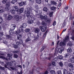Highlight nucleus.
Returning <instances> with one entry per match:
<instances>
[{"label":"nucleus","instance_id":"obj_1","mask_svg":"<svg viewBox=\"0 0 74 74\" xmlns=\"http://www.w3.org/2000/svg\"><path fill=\"white\" fill-rule=\"evenodd\" d=\"M27 10L25 11L26 13L25 15L27 14V16L28 18V19H34V20H35L37 17L38 16V15H35V16H33L32 17L30 16V12H32V10H33V8H28L27 9Z\"/></svg>","mask_w":74,"mask_h":74},{"label":"nucleus","instance_id":"obj_2","mask_svg":"<svg viewBox=\"0 0 74 74\" xmlns=\"http://www.w3.org/2000/svg\"><path fill=\"white\" fill-rule=\"evenodd\" d=\"M69 36H66L63 42H61L60 44V45L62 47L63 46H66V42H67V41L69 40Z\"/></svg>","mask_w":74,"mask_h":74},{"label":"nucleus","instance_id":"obj_3","mask_svg":"<svg viewBox=\"0 0 74 74\" xmlns=\"http://www.w3.org/2000/svg\"><path fill=\"white\" fill-rule=\"evenodd\" d=\"M22 35L21 34H18L17 35V40H20V44H23V40H21V38L22 37Z\"/></svg>","mask_w":74,"mask_h":74},{"label":"nucleus","instance_id":"obj_4","mask_svg":"<svg viewBox=\"0 0 74 74\" xmlns=\"http://www.w3.org/2000/svg\"><path fill=\"white\" fill-rule=\"evenodd\" d=\"M56 49H57V48H56L55 52H59V53H62V52L63 51H64V49L63 48H61V49H58V50H57Z\"/></svg>","mask_w":74,"mask_h":74},{"label":"nucleus","instance_id":"obj_5","mask_svg":"<svg viewBox=\"0 0 74 74\" xmlns=\"http://www.w3.org/2000/svg\"><path fill=\"white\" fill-rule=\"evenodd\" d=\"M40 18L41 19H47L48 17L47 16H43L42 15H40Z\"/></svg>","mask_w":74,"mask_h":74},{"label":"nucleus","instance_id":"obj_6","mask_svg":"<svg viewBox=\"0 0 74 74\" xmlns=\"http://www.w3.org/2000/svg\"><path fill=\"white\" fill-rule=\"evenodd\" d=\"M13 9L16 11H17V12H19V10L18 9V6H13Z\"/></svg>","mask_w":74,"mask_h":74},{"label":"nucleus","instance_id":"obj_7","mask_svg":"<svg viewBox=\"0 0 74 74\" xmlns=\"http://www.w3.org/2000/svg\"><path fill=\"white\" fill-rule=\"evenodd\" d=\"M23 28L22 27H20L19 28V30H17V34H19V33H21V32H23Z\"/></svg>","mask_w":74,"mask_h":74},{"label":"nucleus","instance_id":"obj_8","mask_svg":"<svg viewBox=\"0 0 74 74\" xmlns=\"http://www.w3.org/2000/svg\"><path fill=\"white\" fill-rule=\"evenodd\" d=\"M26 4V2L23 1H22L21 3H19V5L21 6H22V5H25Z\"/></svg>","mask_w":74,"mask_h":74},{"label":"nucleus","instance_id":"obj_9","mask_svg":"<svg viewBox=\"0 0 74 74\" xmlns=\"http://www.w3.org/2000/svg\"><path fill=\"white\" fill-rule=\"evenodd\" d=\"M63 74H73L71 73H68V71L66 69H64L63 70Z\"/></svg>","mask_w":74,"mask_h":74},{"label":"nucleus","instance_id":"obj_10","mask_svg":"<svg viewBox=\"0 0 74 74\" xmlns=\"http://www.w3.org/2000/svg\"><path fill=\"white\" fill-rule=\"evenodd\" d=\"M15 25L12 24L11 26V30H12L13 32V30L15 29Z\"/></svg>","mask_w":74,"mask_h":74},{"label":"nucleus","instance_id":"obj_11","mask_svg":"<svg viewBox=\"0 0 74 74\" xmlns=\"http://www.w3.org/2000/svg\"><path fill=\"white\" fill-rule=\"evenodd\" d=\"M41 30L42 32H45V30H46V29H47V27L46 26H45V27H44L43 26L40 27Z\"/></svg>","mask_w":74,"mask_h":74},{"label":"nucleus","instance_id":"obj_12","mask_svg":"<svg viewBox=\"0 0 74 74\" xmlns=\"http://www.w3.org/2000/svg\"><path fill=\"white\" fill-rule=\"evenodd\" d=\"M40 29L38 28H36L35 29L34 32L35 33H38L40 32Z\"/></svg>","mask_w":74,"mask_h":74},{"label":"nucleus","instance_id":"obj_13","mask_svg":"<svg viewBox=\"0 0 74 74\" xmlns=\"http://www.w3.org/2000/svg\"><path fill=\"white\" fill-rule=\"evenodd\" d=\"M28 22L29 24H32L34 23V21L31 20H28Z\"/></svg>","mask_w":74,"mask_h":74},{"label":"nucleus","instance_id":"obj_14","mask_svg":"<svg viewBox=\"0 0 74 74\" xmlns=\"http://www.w3.org/2000/svg\"><path fill=\"white\" fill-rule=\"evenodd\" d=\"M9 34L10 35H12L14 34V30L12 31V29H10L9 31Z\"/></svg>","mask_w":74,"mask_h":74},{"label":"nucleus","instance_id":"obj_15","mask_svg":"<svg viewBox=\"0 0 74 74\" xmlns=\"http://www.w3.org/2000/svg\"><path fill=\"white\" fill-rule=\"evenodd\" d=\"M22 18V17L21 16H19L18 15H17L16 16V19H18V20H19Z\"/></svg>","mask_w":74,"mask_h":74},{"label":"nucleus","instance_id":"obj_16","mask_svg":"<svg viewBox=\"0 0 74 74\" xmlns=\"http://www.w3.org/2000/svg\"><path fill=\"white\" fill-rule=\"evenodd\" d=\"M15 10L13 9L10 10V12L12 14H15Z\"/></svg>","mask_w":74,"mask_h":74},{"label":"nucleus","instance_id":"obj_17","mask_svg":"<svg viewBox=\"0 0 74 74\" xmlns=\"http://www.w3.org/2000/svg\"><path fill=\"white\" fill-rule=\"evenodd\" d=\"M43 10L44 11H45V12H47V11H48V8L45 7L43 8Z\"/></svg>","mask_w":74,"mask_h":74},{"label":"nucleus","instance_id":"obj_18","mask_svg":"<svg viewBox=\"0 0 74 74\" xmlns=\"http://www.w3.org/2000/svg\"><path fill=\"white\" fill-rule=\"evenodd\" d=\"M26 24L24 23L22 24L21 26L23 28H26Z\"/></svg>","mask_w":74,"mask_h":74},{"label":"nucleus","instance_id":"obj_19","mask_svg":"<svg viewBox=\"0 0 74 74\" xmlns=\"http://www.w3.org/2000/svg\"><path fill=\"white\" fill-rule=\"evenodd\" d=\"M8 18L9 20H11V19H12V16L11 15H9L8 16Z\"/></svg>","mask_w":74,"mask_h":74},{"label":"nucleus","instance_id":"obj_20","mask_svg":"<svg viewBox=\"0 0 74 74\" xmlns=\"http://www.w3.org/2000/svg\"><path fill=\"white\" fill-rule=\"evenodd\" d=\"M5 10L6 11H10V7H9V6H6L5 8Z\"/></svg>","mask_w":74,"mask_h":74},{"label":"nucleus","instance_id":"obj_21","mask_svg":"<svg viewBox=\"0 0 74 74\" xmlns=\"http://www.w3.org/2000/svg\"><path fill=\"white\" fill-rule=\"evenodd\" d=\"M19 12L20 13H23V8H21L19 10Z\"/></svg>","mask_w":74,"mask_h":74},{"label":"nucleus","instance_id":"obj_22","mask_svg":"<svg viewBox=\"0 0 74 74\" xmlns=\"http://www.w3.org/2000/svg\"><path fill=\"white\" fill-rule=\"evenodd\" d=\"M67 51L68 52H70V53H71L72 52V49H71V48H68L67 49Z\"/></svg>","mask_w":74,"mask_h":74},{"label":"nucleus","instance_id":"obj_23","mask_svg":"<svg viewBox=\"0 0 74 74\" xmlns=\"http://www.w3.org/2000/svg\"><path fill=\"white\" fill-rule=\"evenodd\" d=\"M36 2L38 4H40L41 3V0H36Z\"/></svg>","mask_w":74,"mask_h":74},{"label":"nucleus","instance_id":"obj_24","mask_svg":"<svg viewBox=\"0 0 74 74\" xmlns=\"http://www.w3.org/2000/svg\"><path fill=\"white\" fill-rule=\"evenodd\" d=\"M12 37V36L10 35H7L6 36V38L7 39H8L9 38H11Z\"/></svg>","mask_w":74,"mask_h":74},{"label":"nucleus","instance_id":"obj_25","mask_svg":"<svg viewBox=\"0 0 74 74\" xmlns=\"http://www.w3.org/2000/svg\"><path fill=\"white\" fill-rule=\"evenodd\" d=\"M47 31H46L44 34L43 37H42L43 39H45V37H46V35H47Z\"/></svg>","mask_w":74,"mask_h":74},{"label":"nucleus","instance_id":"obj_26","mask_svg":"<svg viewBox=\"0 0 74 74\" xmlns=\"http://www.w3.org/2000/svg\"><path fill=\"white\" fill-rule=\"evenodd\" d=\"M51 4H52L53 5H56V4H57L56 2L54 1H51Z\"/></svg>","mask_w":74,"mask_h":74},{"label":"nucleus","instance_id":"obj_27","mask_svg":"<svg viewBox=\"0 0 74 74\" xmlns=\"http://www.w3.org/2000/svg\"><path fill=\"white\" fill-rule=\"evenodd\" d=\"M70 61L72 63H74V57H72L71 58H70Z\"/></svg>","mask_w":74,"mask_h":74},{"label":"nucleus","instance_id":"obj_28","mask_svg":"<svg viewBox=\"0 0 74 74\" xmlns=\"http://www.w3.org/2000/svg\"><path fill=\"white\" fill-rule=\"evenodd\" d=\"M17 1V0H12L11 3L12 4H14Z\"/></svg>","mask_w":74,"mask_h":74},{"label":"nucleus","instance_id":"obj_29","mask_svg":"<svg viewBox=\"0 0 74 74\" xmlns=\"http://www.w3.org/2000/svg\"><path fill=\"white\" fill-rule=\"evenodd\" d=\"M8 66H12V63L8 62L7 63Z\"/></svg>","mask_w":74,"mask_h":74},{"label":"nucleus","instance_id":"obj_30","mask_svg":"<svg viewBox=\"0 0 74 74\" xmlns=\"http://www.w3.org/2000/svg\"><path fill=\"white\" fill-rule=\"evenodd\" d=\"M31 40V39H30V37H28V38L26 39L25 42H28V41H30Z\"/></svg>","mask_w":74,"mask_h":74},{"label":"nucleus","instance_id":"obj_31","mask_svg":"<svg viewBox=\"0 0 74 74\" xmlns=\"http://www.w3.org/2000/svg\"><path fill=\"white\" fill-rule=\"evenodd\" d=\"M68 66L71 67V68H73V64L71 63H69L68 64Z\"/></svg>","mask_w":74,"mask_h":74},{"label":"nucleus","instance_id":"obj_32","mask_svg":"<svg viewBox=\"0 0 74 74\" xmlns=\"http://www.w3.org/2000/svg\"><path fill=\"white\" fill-rule=\"evenodd\" d=\"M30 31V30L29 28L26 29L25 30V32H27V33L28 32H29Z\"/></svg>","mask_w":74,"mask_h":74},{"label":"nucleus","instance_id":"obj_33","mask_svg":"<svg viewBox=\"0 0 74 74\" xmlns=\"http://www.w3.org/2000/svg\"><path fill=\"white\" fill-rule=\"evenodd\" d=\"M10 3L9 2H7L6 3V7H9L10 6Z\"/></svg>","mask_w":74,"mask_h":74},{"label":"nucleus","instance_id":"obj_34","mask_svg":"<svg viewBox=\"0 0 74 74\" xmlns=\"http://www.w3.org/2000/svg\"><path fill=\"white\" fill-rule=\"evenodd\" d=\"M66 22H64L62 24V27H64L65 26H66Z\"/></svg>","mask_w":74,"mask_h":74},{"label":"nucleus","instance_id":"obj_35","mask_svg":"<svg viewBox=\"0 0 74 74\" xmlns=\"http://www.w3.org/2000/svg\"><path fill=\"white\" fill-rule=\"evenodd\" d=\"M69 56V53H66L64 54L65 58H67Z\"/></svg>","mask_w":74,"mask_h":74},{"label":"nucleus","instance_id":"obj_36","mask_svg":"<svg viewBox=\"0 0 74 74\" xmlns=\"http://www.w3.org/2000/svg\"><path fill=\"white\" fill-rule=\"evenodd\" d=\"M50 72L51 74H55V71L54 70H51Z\"/></svg>","mask_w":74,"mask_h":74},{"label":"nucleus","instance_id":"obj_37","mask_svg":"<svg viewBox=\"0 0 74 74\" xmlns=\"http://www.w3.org/2000/svg\"><path fill=\"white\" fill-rule=\"evenodd\" d=\"M35 12L37 14H40V11L38 10H35Z\"/></svg>","mask_w":74,"mask_h":74},{"label":"nucleus","instance_id":"obj_38","mask_svg":"<svg viewBox=\"0 0 74 74\" xmlns=\"http://www.w3.org/2000/svg\"><path fill=\"white\" fill-rule=\"evenodd\" d=\"M13 46L14 48H18V46L16 45H13Z\"/></svg>","mask_w":74,"mask_h":74},{"label":"nucleus","instance_id":"obj_39","mask_svg":"<svg viewBox=\"0 0 74 74\" xmlns=\"http://www.w3.org/2000/svg\"><path fill=\"white\" fill-rule=\"evenodd\" d=\"M12 52L13 53H18V52H19V51L18 50L14 51H13Z\"/></svg>","mask_w":74,"mask_h":74},{"label":"nucleus","instance_id":"obj_40","mask_svg":"<svg viewBox=\"0 0 74 74\" xmlns=\"http://www.w3.org/2000/svg\"><path fill=\"white\" fill-rule=\"evenodd\" d=\"M58 59H62L63 58V56L60 55H59L58 56Z\"/></svg>","mask_w":74,"mask_h":74},{"label":"nucleus","instance_id":"obj_41","mask_svg":"<svg viewBox=\"0 0 74 74\" xmlns=\"http://www.w3.org/2000/svg\"><path fill=\"white\" fill-rule=\"evenodd\" d=\"M0 69L2 70V71H4L5 70V68L4 67H2L1 66Z\"/></svg>","mask_w":74,"mask_h":74},{"label":"nucleus","instance_id":"obj_42","mask_svg":"<svg viewBox=\"0 0 74 74\" xmlns=\"http://www.w3.org/2000/svg\"><path fill=\"white\" fill-rule=\"evenodd\" d=\"M59 64L61 67H63V64L62 62H59Z\"/></svg>","mask_w":74,"mask_h":74},{"label":"nucleus","instance_id":"obj_43","mask_svg":"<svg viewBox=\"0 0 74 74\" xmlns=\"http://www.w3.org/2000/svg\"><path fill=\"white\" fill-rule=\"evenodd\" d=\"M35 9H36V10H38V8H39L38 6L37 5H35Z\"/></svg>","mask_w":74,"mask_h":74},{"label":"nucleus","instance_id":"obj_44","mask_svg":"<svg viewBox=\"0 0 74 74\" xmlns=\"http://www.w3.org/2000/svg\"><path fill=\"white\" fill-rule=\"evenodd\" d=\"M14 56L15 58H18V56L17 54H15L14 55Z\"/></svg>","mask_w":74,"mask_h":74},{"label":"nucleus","instance_id":"obj_45","mask_svg":"<svg viewBox=\"0 0 74 74\" xmlns=\"http://www.w3.org/2000/svg\"><path fill=\"white\" fill-rule=\"evenodd\" d=\"M39 36L37 35L35 37V40H37V39H38V38H39Z\"/></svg>","mask_w":74,"mask_h":74},{"label":"nucleus","instance_id":"obj_46","mask_svg":"<svg viewBox=\"0 0 74 74\" xmlns=\"http://www.w3.org/2000/svg\"><path fill=\"white\" fill-rule=\"evenodd\" d=\"M8 1V0H3L2 1V2L3 4H5L6 3V2H7V1Z\"/></svg>","mask_w":74,"mask_h":74},{"label":"nucleus","instance_id":"obj_47","mask_svg":"<svg viewBox=\"0 0 74 74\" xmlns=\"http://www.w3.org/2000/svg\"><path fill=\"white\" fill-rule=\"evenodd\" d=\"M57 74H62V72L60 71H59L57 72Z\"/></svg>","mask_w":74,"mask_h":74},{"label":"nucleus","instance_id":"obj_48","mask_svg":"<svg viewBox=\"0 0 74 74\" xmlns=\"http://www.w3.org/2000/svg\"><path fill=\"white\" fill-rule=\"evenodd\" d=\"M9 57H11L12 56V54L10 53V54H8L7 55Z\"/></svg>","mask_w":74,"mask_h":74},{"label":"nucleus","instance_id":"obj_49","mask_svg":"<svg viewBox=\"0 0 74 74\" xmlns=\"http://www.w3.org/2000/svg\"><path fill=\"white\" fill-rule=\"evenodd\" d=\"M3 21V18L2 17L0 16V23H1Z\"/></svg>","mask_w":74,"mask_h":74},{"label":"nucleus","instance_id":"obj_50","mask_svg":"<svg viewBox=\"0 0 74 74\" xmlns=\"http://www.w3.org/2000/svg\"><path fill=\"white\" fill-rule=\"evenodd\" d=\"M42 25H46V23H45V21H43L42 23Z\"/></svg>","mask_w":74,"mask_h":74},{"label":"nucleus","instance_id":"obj_51","mask_svg":"<svg viewBox=\"0 0 74 74\" xmlns=\"http://www.w3.org/2000/svg\"><path fill=\"white\" fill-rule=\"evenodd\" d=\"M51 10H54L55 9H56V7H53L51 8Z\"/></svg>","mask_w":74,"mask_h":74},{"label":"nucleus","instance_id":"obj_52","mask_svg":"<svg viewBox=\"0 0 74 74\" xmlns=\"http://www.w3.org/2000/svg\"><path fill=\"white\" fill-rule=\"evenodd\" d=\"M47 22L48 23H50L51 19L49 18L48 19H47Z\"/></svg>","mask_w":74,"mask_h":74},{"label":"nucleus","instance_id":"obj_53","mask_svg":"<svg viewBox=\"0 0 74 74\" xmlns=\"http://www.w3.org/2000/svg\"><path fill=\"white\" fill-rule=\"evenodd\" d=\"M67 45L69 46V47H71L72 46V44L71 43H68Z\"/></svg>","mask_w":74,"mask_h":74},{"label":"nucleus","instance_id":"obj_54","mask_svg":"<svg viewBox=\"0 0 74 74\" xmlns=\"http://www.w3.org/2000/svg\"><path fill=\"white\" fill-rule=\"evenodd\" d=\"M52 15H53V12H51L49 14V16L50 17H51V16H52Z\"/></svg>","mask_w":74,"mask_h":74},{"label":"nucleus","instance_id":"obj_55","mask_svg":"<svg viewBox=\"0 0 74 74\" xmlns=\"http://www.w3.org/2000/svg\"><path fill=\"white\" fill-rule=\"evenodd\" d=\"M4 11V9H1L0 10V13H3Z\"/></svg>","mask_w":74,"mask_h":74},{"label":"nucleus","instance_id":"obj_56","mask_svg":"<svg viewBox=\"0 0 74 74\" xmlns=\"http://www.w3.org/2000/svg\"><path fill=\"white\" fill-rule=\"evenodd\" d=\"M3 43H4V44H6V45H7V44L8 43V42L7 41H3Z\"/></svg>","mask_w":74,"mask_h":74},{"label":"nucleus","instance_id":"obj_57","mask_svg":"<svg viewBox=\"0 0 74 74\" xmlns=\"http://www.w3.org/2000/svg\"><path fill=\"white\" fill-rule=\"evenodd\" d=\"M3 35V32H0V37H2Z\"/></svg>","mask_w":74,"mask_h":74},{"label":"nucleus","instance_id":"obj_58","mask_svg":"<svg viewBox=\"0 0 74 74\" xmlns=\"http://www.w3.org/2000/svg\"><path fill=\"white\" fill-rule=\"evenodd\" d=\"M17 74H22V70H21L20 72H17Z\"/></svg>","mask_w":74,"mask_h":74},{"label":"nucleus","instance_id":"obj_59","mask_svg":"<svg viewBox=\"0 0 74 74\" xmlns=\"http://www.w3.org/2000/svg\"><path fill=\"white\" fill-rule=\"evenodd\" d=\"M8 15V14H3V16L5 18L7 17V16Z\"/></svg>","mask_w":74,"mask_h":74},{"label":"nucleus","instance_id":"obj_60","mask_svg":"<svg viewBox=\"0 0 74 74\" xmlns=\"http://www.w3.org/2000/svg\"><path fill=\"white\" fill-rule=\"evenodd\" d=\"M20 42H16V45L18 46V45H20Z\"/></svg>","mask_w":74,"mask_h":74},{"label":"nucleus","instance_id":"obj_61","mask_svg":"<svg viewBox=\"0 0 74 74\" xmlns=\"http://www.w3.org/2000/svg\"><path fill=\"white\" fill-rule=\"evenodd\" d=\"M12 63H13V64H16V61H12Z\"/></svg>","mask_w":74,"mask_h":74},{"label":"nucleus","instance_id":"obj_62","mask_svg":"<svg viewBox=\"0 0 74 74\" xmlns=\"http://www.w3.org/2000/svg\"><path fill=\"white\" fill-rule=\"evenodd\" d=\"M29 1H30L32 3H33L34 2V1L33 0H29Z\"/></svg>","mask_w":74,"mask_h":74},{"label":"nucleus","instance_id":"obj_63","mask_svg":"<svg viewBox=\"0 0 74 74\" xmlns=\"http://www.w3.org/2000/svg\"><path fill=\"white\" fill-rule=\"evenodd\" d=\"M0 58L2 59H4L5 57L3 56H0Z\"/></svg>","mask_w":74,"mask_h":74},{"label":"nucleus","instance_id":"obj_64","mask_svg":"<svg viewBox=\"0 0 74 74\" xmlns=\"http://www.w3.org/2000/svg\"><path fill=\"white\" fill-rule=\"evenodd\" d=\"M52 64L53 65V66H55V62H52Z\"/></svg>","mask_w":74,"mask_h":74}]
</instances>
